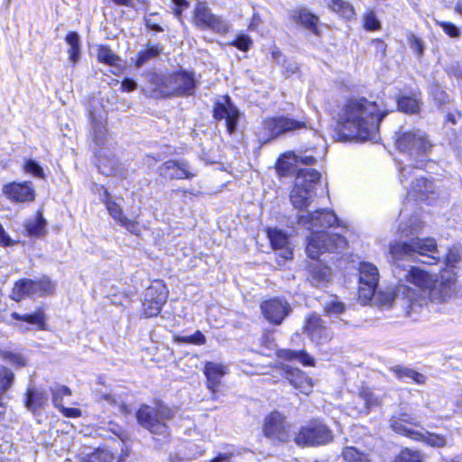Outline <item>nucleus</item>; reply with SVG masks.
Segmentation results:
<instances>
[{"mask_svg":"<svg viewBox=\"0 0 462 462\" xmlns=\"http://www.w3.org/2000/svg\"><path fill=\"white\" fill-rule=\"evenodd\" d=\"M421 220L417 214L411 216L408 221L401 223L398 228L400 240L389 245V257L393 276L399 281L396 297L408 299L411 303L418 297H428L431 301L440 303L449 297L454 290L455 279L452 273L430 275L417 267L404 262H421L433 264L439 256L434 238H419Z\"/></svg>","mask_w":462,"mask_h":462,"instance_id":"obj_1","label":"nucleus"},{"mask_svg":"<svg viewBox=\"0 0 462 462\" xmlns=\"http://www.w3.org/2000/svg\"><path fill=\"white\" fill-rule=\"evenodd\" d=\"M389 111L365 97L350 98L337 114V123L348 138L376 140L379 124Z\"/></svg>","mask_w":462,"mask_h":462,"instance_id":"obj_2","label":"nucleus"},{"mask_svg":"<svg viewBox=\"0 0 462 462\" xmlns=\"http://www.w3.org/2000/svg\"><path fill=\"white\" fill-rule=\"evenodd\" d=\"M298 223L313 230L306 247L308 255L312 259H317L324 252L344 249L347 245L343 236L319 230L334 226H341V222L332 210L320 209L299 215Z\"/></svg>","mask_w":462,"mask_h":462,"instance_id":"obj_3","label":"nucleus"},{"mask_svg":"<svg viewBox=\"0 0 462 462\" xmlns=\"http://www.w3.org/2000/svg\"><path fill=\"white\" fill-rule=\"evenodd\" d=\"M152 84L153 86L152 96L155 97L191 96L197 88L194 74L186 70L153 75Z\"/></svg>","mask_w":462,"mask_h":462,"instance_id":"obj_4","label":"nucleus"},{"mask_svg":"<svg viewBox=\"0 0 462 462\" xmlns=\"http://www.w3.org/2000/svg\"><path fill=\"white\" fill-rule=\"evenodd\" d=\"M93 150L97 158L99 171L106 176L113 175L118 169V160L115 155L108 156L110 139L103 120L91 116Z\"/></svg>","mask_w":462,"mask_h":462,"instance_id":"obj_5","label":"nucleus"},{"mask_svg":"<svg viewBox=\"0 0 462 462\" xmlns=\"http://www.w3.org/2000/svg\"><path fill=\"white\" fill-rule=\"evenodd\" d=\"M174 416L172 410L167 405L158 402L155 406L143 404L136 412L138 423L152 435L167 439L170 435L167 421Z\"/></svg>","mask_w":462,"mask_h":462,"instance_id":"obj_6","label":"nucleus"},{"mask_svg":"<svg viewBox=\"0 0 462 462\" xmlns=\"http://www.w3.org/2000/svg\"><path fill=\"white\" fill-rule=\"evenodd\" d=\"M320 180V173L315 169H299L296 171L294 186L290 194L292 206L303 209L310 206L315 196L314 187Z\"/></svg>","mask_w":462,"mask_h":462,"instance_id":"obj_7","label":"nucleus"},{"mask_svg":"<svg viewBox=\"0 0 462 462\" xmlns=\"http://www.w3.org/2000/svg\"><path fill=\"white\" fill-rule=\"evenodd\" d=\"M420 422L416 418L408 413L394 415L390 420V426L398 434L404 435L416 440H421L433 448H442L447 444L443 436L430 433L429 431L414 430L410 426H419Z\"/></svg>","mask_w":462,"mask_h":462,"instance_id":"obj_8","label":"nucleus"},{"mask_svg":"<svg viewBox=\"0 0 462 462\" xmlns=\"http://www.w3.org/2000/svg\"><path fill=\"white\" fill-rule=\"evenodd\" d=\"M396 145L400 152L406 153L415 162L414 167L417 169L422 167L431 147L425 133L420 130L402 133L398 136Z\"/></svg>","mask_w":462,"mask_h":462,"instance_id":"obj_9","label":"nucleus"},{"mask_svg":"<svg viewBox=\"0 0 462 462\" xmlns=\"http://www.w3.org/2000/svg\"><path fill=\"white\" fill-rule=\"evenodd\" d=\"M332 430L319 420H310L303 426L295 437L299 446L317 447L328 444L333 440Z\"/></svg>","mask_w":462,"mask_h":462,"instance_id":"obj_10","label":"nucleus"},{"mask_svg":"<svg viewBox=\"0 0 462 462\" xmlns=\"http://www.w3.org/2000/svg\"><path fill=\"white\" fill-rule=\"evenodd\" d=\"M414 166L407 165L400 171V181L407 189V195L414 200H424L434 192V184L428 179L413 174Z\"/></svg>","mask_w":462,"mask_h":462,"instance_id":"obj_11","label":"nucleus"},{"mask_svg":"<svg viewBox=\"0 0 462 462\" xmlns=\"http://www.w3.org/2000/svg\"><path fill=\"white\" fill-rule=\"evenodd\" d=\"M194 23L200 28H207L217 33H226L229 26L221 17L215 15L205 3L199 2L194 10Z\"/></svg>","mask_w":462,"mask_h":462,"instance_id":"obj_12","label":"nucleus"},{"mask_svg":"<svg viewBox=\"0 0 462 462\" xmlns=\"http://www.w3.org/2000/svg\"><path fill=\"white\" fill-rule=\"evenodd\" d=\"M263 435L273 441H288L291 434V425L281 413L274 411L268 415L263 423Z\"/></svg>","mask_w":462,"mask_h":462,"instance_id":"obj_13","label":"nucleus"},{"mask_svg":"<svg viewBox=\"0 0 462 462\" xmlns=\"http://www.w3.org/2000/svg\"><path fill=\"white\" fill-rule=\"evenodd\" d=\"M213 116L217 120L225 119L227 132L229 134H233L237 127L240 111L228 96H224L216 102Z\"/></svg>","mask_w":462,"mask_h":462,"instance_id":"obj_14","label":"nucleus"},{"mask_svg":"<svg viewBox=\"0 0 462 462\" xmlns=\"http://www.w3.org/2000/svg\"><path fill=\"white\" fill-rule=\"evenodd\" d=\"M379 281V273L375 265L362 263L359 267V298L364 301L371 300Z\"/></svg>","mask_w":462,"mask_h":462,"instance_id":"obj_15","label":"nucleus"},{"mask_svg":"<svg viewBox=\"0 0 462 462\" xmlns=\"http://www.w3.org/2000/svg\"><path fill=\"white\" fill-rule=\"evenodd\" d=\"M306 127L307 121L305 119L295 120L287 116L270 117L263 121V128L272 138Z\"/></svg>","mask_w":462,"mask_h":462,"instance_id":"obj_16","label":"nucleus"},{"mask_svg":"<svg viewBox=\"0 0 462 462\" xmlns=\"http://www.w3.org/2000/svg\"><path fill=\"white\" fill-rule=\"evenodd\" d=\"M99 189L103 190L101 199L105 203L109 215L114 218V220L121 226L125 228L128 232L135 236H139L141 229L139 227L138 222L134 219H129L124 215L120 205L110 199L109 193L106 189H104L103 186H100Z\"/></svg>","mask_w":462,"mask_h":462,"instance_id":"obj_17","label":"nucleus"},{"mask_svg":"<svg viewBox=\"0 0 462 462\" xmlns=\"http://www.w3.org/2000/svg\"><path fill=\"white\" fill-rule=\"evenodd\" d=\"M261 310L267 320L279 325L291 312V307L286 300L273 298L262 302Z\"/></svg>","mask_w":462,"mask_h":462,"instance_id":"obj_18","label":"nucleus"},{"mask_svg":"<svg viewBox=\"0 0 462 462\" xmlns=\"http://www.w3.org/2000/svg\"><path fill=\"white\" fill-rule=\"evenodd\" d=\"M304 330L316 345L327 344L333 337L330 329L317 315H311L307 319Z\"/></svg>","mask_w":462,"mask_h":462,"instance_id":"obj_19","label":"nucleus"},{"mask_svg":"<svg viewBox=\"0 0 462 462\" xmlns=\"http://www.w3.org/2000/svg\"><path fill=\"white\" fill-rule=\"evenodd\" d=\"M158 172L160 176L169 180L190 179L196 174L191 172L189 165L184 161L170 160L162 163Z\"/></svg>","mask_w":462,"mask_h":462,"instance_id":"obj_20","label":"nucleus"},{"mask_svg":"<svg viewBox=\"0 0 462 462\" xmlns=\"http://www.w3.org/2000/svg\"><path fill=\"white\" fill-rule=\"evenodd\" d=\"M3 191L13 201L25 202L34 199V190L29 181L7 184L4 187Z\"/></svg>","mask_w":462,"mask_h":462,"instance_id":"obj_21","label":"nucleus"},{"mask_svg":"<svg viewBox=\"0 0 462 462\" xmlns=\"http://www.w3.org/2000/svg\"><path fill=\"white\" fill-rule=\"evenodd\" d=\"M285 378L301 393L309 394L312 389V381L302 371L285 365L282 369Z\"/></svg>","mask_w":462,"mask_h":462,"instance_id":"obj_22","label":"nucleus"},{"mask_svg":"<svg viewBox=\"0 0 462 462\" xmlns=\"http://www.w3.org/2000/svg\"><path fill=\"white\" fill-rule=\"evenodd\" d=\"M268 237L273 249L279 251L278 254L283 260L292 257V250L288 245V237L282 231L276 228L269 229Z\"/></svg>","mask_w":462,"mask_h":462,"instance_id":"obj_23","label":"nucleus"},{"mask_svg":"<svg viewBox=\"0 0 462 462\" xmlns=\"http://www.w3.org/2000/svg\"><path fill=\"white\" fill-rule=\"evenodd\" d=\"M204 374L207 377V385L212 393H216L221 383V378L225 375V367L222 365L207 362L205 365Z\"/></svg>","mask_w":462,"mask_h":462,"instance_id":"obj_24","label":"nucleus"},{"mask_svg":"<svg viewBox=\"0 0 462 462\" xmlns=\"http://www.w3.org/2000/svg\"><path fill=\"white\" fill-rule=\"evenodd\" d=\"M11 317L16 320H22L36 327L39 330H47L46 316L42 309H38L32 314L21 315L13 312Z\"/></svg>","mask_w":462,"mask_h":462,"instance_id":"obj_25","label":"nucleus"},{"mask_svg":"<svg viewBox=\"0 0 462 462\" xmlns=\"http://www.w3.org/2000/svg\"><path fill=\"white\" fill-rule=\"evenodd\" d=\"M331 276V271L328 266L321 263H315L310 272V281L315 287H321L326 284Z\"/></svg>","mask_w":462,"mask_h":462,"instance_id":"obj_26","label":"nucleus"},{"mask_svg":"<svg viewBox=\"0 0 462 462\" xmlns=\"http://www.w3.org/2000/svg\"><path fill=\"white\" fill-rule=\"evenodd\" d=\"M277 356L285 361H298L303 365H314V359L305 351L281 349L277 352Z\"/></svg>","mask_w":462,"mask_h":462,"instance_id":"obj_27","label":"nucleus"},{"mask_svg":"<svg viewBox=\"0 0 462 462\" xmlns=\"http://www.w3.org/2000/svg\"><path fill=\"white\" fill-rule=\"evenodd\" d=\"M34 295L33 281L30 279H22L15 282L11 298L15 301H20L24 297Z\"/></svg>","mask_w":462,"mask_h":462,"instance_id":"obj_28","label":"nucleus"},{"mask_svg":"<svg viewBox=\"0 0 462 462\" xmlns=\"http://www.w3.org/2000/svg\"><path fill=\"white\" fill-rule=\"evenodd\" d=\"M48 401L45 392L38 389H28L26 393L25 405L28 410L35 411V410L42 407Z\"/></svg>","mask_w":462,"mask_h":462,"instance_id":"obj_29","label":"nucleus"},{"mask_svg":"<svg viewBox=\"0 0 462 462\" xmlns=\"http://www.w3.org/2000/svg\"><path fill=\"white\" fill-rule=\"evenodd\" d=\"M294 20L315 34L319 33V17L302 8L294 14Z\"/></svg>","mask_w":462,"mask_h":462,"instance_id":"obj_30","label":"nucleus"},{"mask_svg":"<svg viewBox=\"0 0 462 462\" xmlns=\"http://www.w3.org/2000/svg\"><path fill=\"white\" fill-rule=\"evenodd\" d=\"M298 163V155L294 152H287L277 162V171L282 175L287 176L296 171Z\"/></svg>","mask_w":462,"mask_h":462,"instance_id":"obj_31","label":"nucleus"},{"mask_svg":"<svg viewBox=\"0 0 462 462\" xmlns=\"http://www.w3.org/2000/svg\"><path fill=\"white\" fill-rule=\"evenodd\" d=\"M392 371L398 379H411L414 383L419 384H422L425 383V376L422 374L411 368L397 365L393 367Z\"/></svg>","mask_w":462,"mask_h":462,"instance_id":"obj_32","label":"nucleus"},{"mask_svg":"<svg viewBox=\"0 0 462 462\" xmlns=\"http://www.w3.org/2000/svg\"><path fill=\"white\" fill-rule=\"evenodd\" d=\"M420 100L415 96H402L397 100L399 110L407 114H417L420 111Z\"/></svg>","mask_w":462,"mask_h":462,"instance_id":"obj_33","label":"nucleus"},{"mask_svg":"<svg viewBox=\"0 0 462 462\" xmlns=\"http://www.w3.org/2000/svg\"><path fill=\"white\" fill-rule=\"evenodd\" d=\"M66 42L69 46L68 50L69 60L75 64L79 61L80 57V43L79 34L76 32H69L66 36Z\"/></svg>","mask_w":462,"mask_h":462,"instance_id":"obj_34","label":"nucleus"},{"mask_svg":"<svg viewBox=\"0 0 462 462\" xmlns=\"http://www.w3.org/2000/svg\"><path fill=\"white\" fill-rule=\"evenodd\" d=\"M159 295L161 298H159V300L155 301L144 298L143 307L145 317H155L161 312L162 306L165 304L164 292L162 293V291H159Z\"/></svg>","mask_w":462,"mask_h":462,"instance_id":"obj_35","label":"nucleus"},{"mask_svg":"<svg viewBox=\"0 0 462 462\" xmlns=\"http://www.w3.org/2000/svg\"><path fill=\"white\" fill-rule=\"evenodd\" d=\"M334 12L346 19L355 15L353 7L342 0H323Z\"/></svg>","mask_w":462,"mask_h":462,"instance_id":"obj_36","label":"nucleus"},{"mask_svg":"<svg viewBox=\"0 0 462 462\" xmlns=\"http://www.w3.org/2000/svg\"><path fill=\"white\" fill-rule=\"evenodd\" d=\"M25 228L30 236H41L45 234L46 220L38 213L34 219L25 224Z\"/></svg>","mask_w":462,"mask_h":462,"instance_id":"obj_37","label":"nucleus"},{"mask_svg":"<svg viewBox=\"0 0 462 462\" xmlns=\"http://www.w3.org/2000/svg\"><path fill=\"white\" fill-rule=\"evenodd\" d=\"M162 48L160 45H149L144 51L139 52L136 60V67L141 68L150 60L156 58L162 52Z\"/></svg>","mask_w":462,"mask_h":462,"instance_id":"obj_38","label":"nucleus"},{"mask_svg":"<svg viewBox=\"0 0 462 462\" xmlns=\"http://www.w3.org/2000/svg\"><path fill=\"white\" fill-rule=\"evenodd\" d=\"M97 60L107 65H116L119 61V57L106 45L97 47Z\"/></svg>","mask_w":462,"mask_h":462,"instance_id":"obj_39","label":"nucleus"},{"mask_svg":"<svg viewBox=\"0 0 462 462\" xmlns=\"http://www.w3.org/2000/svg\"><path fill=\"white\" fill-rule=\"evenodd\" d=\"M159 291H162V293L164 292V302H166L168 298V290L162 282H155L148 287L146 289L144 298L154 301L159 300V298H161Z\"/></svg>","mask_w":462,"mask_h":462,"instance_id":"obj_40","label":"nucleus"},{"mask_svg":"<svg viewBox=\"0 0 462 462\" xmlns=\"http://www.w3.org/2000/svg\"><path fill=\"white\" fill-rule=\"evenodd\" d=\"M14 381V373L7 367L0 365V397L12 386Z\"/></svg>","mask_w":462,"mask_h":462,"instance_id":"obj_41","label":"nucleus"},{"mask_svg":"<svg viewBox=\"0 0 462 462\" xmlns=\"http://www.w3.org/2000/svg\"><path fill=\"white\" fill-rule=\"evenodd\" d=\"M174 342L201 346L206 343V337L201 331L197 330L190 336H174Z\"/></svg>","mask_w":462,"mask_h":462,"instance_id":"obj_42","label":"nucleus"},{"mask_svg":"<svg viewBox=\"0 0 462 462\" xmlns=\"http://www.w3.org/2000/svg\"><path fill=\"white\" fill-rule=\"evenodd\" d=\"M34 295L43 296L54 291V284L49 278L33 281Z\"/></svg>","mask_w":462,"mask_h":462,"instance_id":"obj_43","label":"nucleus"},{"mask_svg":"<svg viewBox=\"0 0 462 462\" xmlns=\"http://www.w3.org/2000/svg\"><path fill=\"white\" fill-rule=\"evenodd\" d=\"M342 456L346 462H369L367 456L354 447L345 448Z\"/></svg>","mask_w":462,"mask_h":462,"instance_id":"obj_44","label":"nucleus"},{"mask_svg":"<svg viewBox=\"0 0 462 462\" xmlns=\"http://www.w3.org/2000/svg\"><path fill=\"white\" fill-rule=\"evenodd\" d=\"M0 356L4 361L17 367L24 366L27 363L25 357L17 353L3 351L0 353Z\"/></svg>","mask_w":462,"mask_h":462,"instance_id":"obj_45","label":"nucleus"},{"mask_svg":"<svg viewBox=\"0 0 462 462\" xmlns=\"http://www.w3.org/2000/svg\"><path fill=\"white\" fill-rule=\"evenodd\" d=\"M394 462H423V459L420 452L406 448L400 453Z\"/></svg>","mask_w":462,"mask_h":462,"instance_id":"obj_46","label":"nucleus"},{"mask_svg":"<svg viewBox=\"0 0 462 462\" xmlns=\"http://www.w3.org/2000/svg\"><path fill=\"white\" fill-rule=\"evenodd\" d=\"M358 399L365 404V412H368L372 407L379 405L378 398L375 397L369 390H363L360 393Z\"/></svg>","mask_w":462,"mask_h":462,"instance_id":"obj_47","label":"nucleus"},{"mask_svg":"<svg viewBox=\"0 0 462 462\" xmlns=\"http://www.w3.org/2000/svg\"><path fill=\"white\" fill-rule=\"evenodd\" d=\"M325 311L328 315L334 316V315H339L345 311V304L337 300H333L329 302H328L325 305Z\"/></svg>","mask_w":462,"mask_h":462,"instance_id":"obj_48","label":"nucleus"},{"mask_svg":"<svg viewBox=\"0 0 462 462\" xmlns=\"http://www.w3.org/2000/svg\"><path fill=\"white\" fill-rule=\"evenodd\" d=\"M24 171L26 172H29L32 174L35 177L43 178L44 172L42 168L34 161V160H28L24 164Z\"/></svg>","mask_w":462,"mask_h":462,"instance_id":"obj_49","label":"nucleus"},{"mask_svg":"<svg viewBox=\"0 0 462 462\" xmlns=\"http://www.w3.org/2000/svg\"><path fill=\"white\" fill-rule=\"evenodd\" d=\"M365 28L368 31H375L380 28V22L374 12H369L364 17Z\"/></svg>","mask_w":462,"mask_h":462,"instance_id":"obj_50","label":"nucleus"},{"mask_svg":"<svg viewBox=\"0 0 462 462\" xmlns=\"http://www.w3.org/2000/svg\"><path fill=\"white\" fill-rule=\"evenodd\" d=\"M252 43L253 42L249 36L241 34L237 36V38L234 41L232 44L236 46L237 49L246 51L247 50L250 49Z\"/></svg>","mask_w":462,"mask_h":462,"instance_id":"obj_51","label":"nucleus"},{"mask_svg":"<svg viewBox=\"0 0 462 462\" xmlns=\"http://www.w3.org/2000/svg\"><path fill=\"white\" fill-rule=\"evenodd\" d=\"M443 31L451 38H457L460 35L459 29L452 23L440 22L439 23Z\"/></svg>","mask_w":462,"mask_h":462,"instance_id":"obj_52","label":"nucleus"},{"mask_svg":"<svg viewBox=\"0 0 462 462\" xmlns=\"http://www.w3.org/2000/svg\"><path fill=\"white\" fill-rule=\"evenodd\" d=\"M431 94L434 99L439 104H445L448 102V95L446 92L438 85L431 88Z\"/></svg>","mask_w":462,"mask_h":462,"instance_id":"obj_53","label":"nucleus"},{"mask_svg":"<svg viewBox=\"0 0 462 462\" xmlns=\"http://www.w3.org/2000/svg\"><path fill=\"white\" fill-rule=\"evenodd\" d=\"M460 260V255L457 251L449 250L447 256L446 262L448 265L455 266Z\"/></svg>","mask_w":462,"mask_h":462,"instance_id":"obj_54","label":"nucleus"},{"mask_svg":"<svg viewBox=\"0 0 462 462\" xmlns=\"http://www.w3.org/2000/svg\"><path fill=\"white\" fill-rule=\"evenodd\" d=\"M175 5L174 14L180 19L184 9L188 8L189 4L186 0H172Z\"/></svg>","mask_w":462,"mask_h":462,"instance_id":"obj_55","label":"nucleus"},{"mask_svg":"<svg viewBox=\"0 0 462 462\" xmlns=\"http://www.w3.org/2000/svg\"><path fill=\"white\" fill-rule=\"evenodd\" d=\"M60 410L66 417L78 418L81 414L80 410L77 408H65L63 406Z\"/></svg>","mask_w":462,"mask_h":462,"instance_id":"obj_56","label":"nucleus"},{"mask_svg":"<svg viewBox=\"0 0 462 462\" xmlns=\"http://www.w3.org/2000/svg\"><path fill=\"white\" fill-rule=\"evenodd\" d=\"M411 47L413 48V50L419 54V55H421L422 52H423V44L421 42V41L413 36L411 39Z\"/></svg>","mask_w":462,"mask_h":462,"instance_id":"obj_57","label":"nucleus"},{"mask_svg":"<svg viewBox=\"0 0 462 462\" xmlns=\"http://www.w3.org/2000/svg\"><path fill=\"white\" fill-rule=\"evenodd\" d=\"M136 88H137L136 82L131 79H125L122 82V88L125 91H133V90L136 89Z\"/></svg>","mask_w":462,"mask_h":462,"instance_id":"obj_58","label":"nucleus"},{"mask_svg":"<svg viewBox=\"0 0 462 462\" xmlns=\"http://www.w3.org/2000/svg\"><path fill=\"white\" fill-rule=\"evenodd\" d=\"M52 402L55 407L61 409L62 404V395L60 394V393L54 389L52 390Z\"/></svg>","mask_w":462,"mask_h":462,"instance_id":"obj_59","label":"nucleus"},{"mask_svg":"<svg viewBox=\"0 0 462 462\" xmlns=\"http://www.w3.org/2000/svg\"><path fill=\"white\" fill-rule=\"evenodd\" d=\"M301 162L302 164L311 165L314 164L316 159L312 155H298V162Z\"/></svg>","mask_w":462,"mask_h":462,"instance_id":"obj_60","label":"nucleus"},{"mask_svg":"<svg viewBox=\"0 0 462 462\" xmlns=\"http://www.w3.org/2000/svg\"><path fill=\"white\" fill-rule=\"evenodd\" d=\"M231 454L222 453L218 454L215 458L211 459L209 462H231Z\"/></svg>","mask_w":462,"mask_h":462,"instance_id":"obj_61","label":"nucleus"},{"mask_svg":"<svg viewBox=\"0 0 462 462\" xmlns=\"http://www.w3.org/2000/svg\"><path fill=\"white\" fill-rule=\"evenodd\" d=\"M10 241L11 240H10L9 236L5 234V229L0 225V244H3L4 245H9Z\"/></svg>","mask_w":462,"mask_h":462,"instance_id":"obj_62","label":"nucleus"},{"mask_svg":"<svg viewBox=\"0 0 462 462\" xmlns=\"http://www.w3.org/2000/svg\"><path fill=\"white\" fill-rule=\"evenodd\" d=\"M117 5H125V6H134L135 0H112Z\"/></svg>","mask_w":462,"mask_h":462,"instance_id":"obj_63","label":"nucleus"},{"mask_svg":"<svg viewBox=\"0 0 462 462\" xmlns=\"http://www.w3.org/2000/svg\"><path fill=\"white\" fill-rule=\"evenodd\" d=\"M261 19L258 14H254L249 29L254 30L260 23Z\"/></svg>","mask_w":462,"mask_h":462,"instance_id":"obj_64","label":"nucleus"}]
</instances>
